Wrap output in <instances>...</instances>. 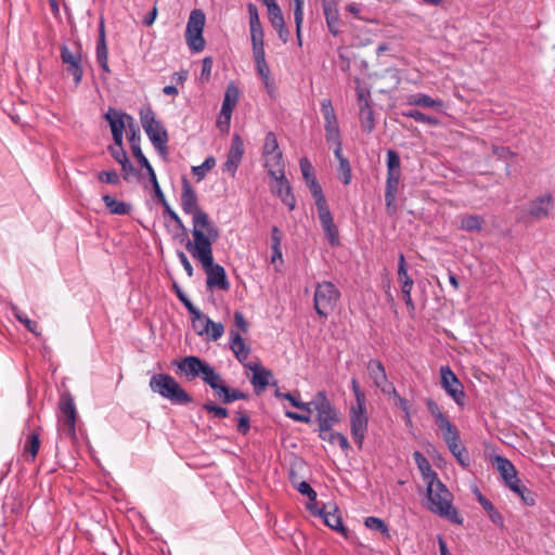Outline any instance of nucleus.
Listing matches in <instances>:
<instances>
[{
    "instance_id": "f257e3e1",
    "label": "nucleus",
    "mask_w": 555,
    "mask_h": 555,
    "mask_svg": "<svg viewBox=\"0 0 555 555\" xmlns=\"http://www.w3.org/2000/svg\"><path fill=\"white\" fill-rule=\"evenodd\" d=\"M219 236H207L198 241L186 240L185 248L191 256L199 261L204 272L206 273V285L208 288H218L221 291L230 289L225 270L219 263L214 262L212 244Z\"/></svg>"
},
{
    "instance_id": "f03ea898",
    "label": "nucleus",
    "mask_w": 555,
    "mask_h": 555,
    "mask_svg": "<svg viewBox=\"0 0 555 555\" xmlns=\"http://www.w3.org/2000/svg\"><path fill=\"white\" fill-rule=\"evenodd\" d=\"M181 207L184 214L192 216L193 241L207 236H220L219 229L209 219L208 214L198 206L197 194L186 178L182 179Z\"/></svg>"
},
{
    "instance_id": "7ed1b4c3",
    "label": "nucleus",
    "mask_w": 555,
    "mask_h": 555,
    "mask_svg": "<svg viewBox=\"0 0 555 555\" xmlns=\"http://www.w3.org/2000/svg\"><path fill=\"white\" fill-rule=\"evenodd\" d=\"M428 509L455 525L463 524V517L453 506V494L439 479H433L426 483Z\"/></svg>"
},
{
    "instance_id": "20e7f679",
    "label": "nucleus",
    "mask_w": 555,
    "mask_h": 555,
    "mask_svg": "<svg viewBox=\"0 0 555 555\" xmlns=\"http://www.w3.org/2000/svg\"><path fill=\"white\" fill-rule=\"evenodd\" d=\"M172 365L177 366V373L189 382L199 378L211 389L216 383L221 382V375L215 367L197 356H186L181 360H173Z\"/></svg>"
},
{
    "instance_id": "39448f33",
    "label": "nucleus",
    "mask_w": 555,
    "mask_h": 555,
    "mask_svg": "<svg viewBox=\"0 0 555 555\" xmlns=\"http://www.w3.org/2000/svg\"><path fill=\"white\" fill-rule=\"evenodd\" d=\"M149 386L154 393H158L172 404L186 405L193 402L192 396L169 374H154L150 378Z\"/></svg>"
},
{
    "instance_id": "423d86ee",
    "label": "nucleus",
    "mask_w": 555,
    "mask_h": 555,
    "mask_svg": "<svg viewBox=\"0 0 555 555\" xmlns=\"http://www.w3.org/2000/svg\"><path fill=\"white\" fill-rule=\"evenodd\" d=\"M140 120L154 147L160 155H166L168 152V133L162 122L156 119L151 106L140 109Z\"/></svg>"
},
{
    "instance_id": "0eeeda50",
    "label": "nucleus",
    "mask_w": 555,
    "mask_h": 555,
    "mask_svg": "<svg viewBox=\"0 0 555 555\" xmlns=\"http://www.w3.org/2000/svg\"><path fill=\"white\" fill-rule=\"evenodd\" d=\"M340 292L334 283L323 281L315 285L313 307L315 312L326 319L336 308Z\"/></svg>"
},
{
    "instance_id": "6e6552de",
    "label": "nucleus",
    "mask_w": 555,
    "mask_h": 555,
    "mask_svg": "<svg viewBox=\"0 0 555 555\" xmlns=\"http://www.w3.org/2000/svg\"><path fill=\"white\" fill-rule=\"evenodd\" d=\"M59 433L65 438L75 441L77 439L76 434V421L77 412L74 403V399L69 393H64L60 398L59 402Z\"/></svg>"
},
{
    "instance_id": "1a4fd4ad",
    "label": "nucleus",
    "mask_w": 555,
    "mask_h": 555,
    "mask_svg": "<svg viewBox=\"0 0 555 555\" xmlns=\"http://www.w3.org/2000/svg\"><path fill=\"white\" fill-rule=\"evenodd\" d=\"M311 403V410L317 411L320 431H330L339 422V414L326 397L325 391H318Z\"/></svg>"
},
{
    "instance_id": "9d476101",
    "label": "nucleus",
    "mask_w": 555,
    "mask_h": 555,
    "mask_svg": "<svg viewBox=\"0 0 555 555\" xmlns=\"http://www.w3.org/2000/svg\"><path fill=\"white\" fill-rule=\"evenodd\" d=\"M105 119L109 124L115 144H119L124 141L125 129H127L128 137L131 135V127H133L135 135H140L139 127L131 115L109 108L105 114Z\"/></svg>"
},
{
    "instance_id": "9b49d317",
    "label": "nucleus",
    "mask_w": 555,
    "mask_h": 555,
    "mask_svg": "<svg viewBox=\"0 0 555 555\" xmlns=\"http://www.w3.org/2000/svg\"><path fill=\"white\" fill-rule=\"evenodd\" d=\"M204 25V13L201 10H193L186 24L185 38L190 49L194 52H201L205 47L203 38Z\"/></svg>"
},
{
    "instance_id": "f8f14e48",
    "label": "nucleus",
    "mask_w": 555,
    "mask_h": 555,
    "mask_svg": "<svg viewBox=\"0 0 555 555\" xmlns=\"http://www.w3.org/2000/svg\"><path fill=\"white\" fill-rule=\"evenodd\" d=\"M61 51V60L65 65L66 72L73 76L74 82L78 86L81 82L83 76V57L81 47L76 44L75 49H69V47L63 44L60 48Z\"/></svg>"
},
{
    "instance_id": "ddd939ff",
    "label": "nucleus",
    "mask_w": 555,
    "mask_h": 555,
    "mask_svg": "<svg viewBox=\"0 0 555 555\" xmlns=\"http://www.w3.org/2000/svg\"><path fill=\"white\" fill-rule=\"evenodd\" d=\"M369 417L366 404L352 405L350 409V431L354 443L359 449L362 448L365 434L367 431Z\"/></svg>"
},
{
    "instance_id": "4468645a",
    "label": "nucleus",
    "mask_w": 555,
    "mask_h": 555,
    "mask_svg": "<svg viewBox=\"0 0 555 555\" xmlns=\"http://www.w3.org/2000/svg\"><path fill=\"white\" fill-rule=\"evenodd\" d=\"M440 378L441 386L446 392L454 400L459 406H464L466 398L464 386L448 365L440 367Z\"/></svg>"
},
{
    "instance_id": "2eb2a0df",
    "label": "nucleus",
    "mask_w": 555,
    "mask_h": 555,
    "mask_svg": "<svg viewBox=\"0 0 555 555\" xmlns=\"http://www.w3.org/2000/svg\"><path fill=\"white\" fill-rule=\"evenodd\" d=\"M492 464L499 472L501 478L503 479L505 486L511 491L518 490V482L521 481L518 477V472L515 465L503 455H494L492 459Z\"/></svg>"
},
{
    "instance_id": "dca6fc26",
    "label": "nucleus",
    "mask_w": 555,
    "mask_h": 555,
    "mask_svg": "<svg viewBox=\"0 0 555 555\" xmlns=\"http://www.w3.org/2000/svg\"><path fill=\"white\" fill-rule=\"evenodd\" d=\"M244 142L238 133L232 137L231 145L227 154V160L222 165L223 172L229 173L232 178L235 177L237 168L244 155Z\"/></svg>"
},
{
    "instance_id": "f3484780",
    "label": "nucleus",
    "mask_w": 555,
    "mask_h": 555,
    "mask_svg": "<svg viewBox=\"0 0 555 555\" xmlns=\"http://www.w3.org/2000/svg\"><path fill=\"white\" fill-rule=\"evenodd\" d=\"M140 142H141V137L135 135V131L133 130V127H131V135H129V143H130L131 152H132L133 156L137 158L138 163L143 168H145L146 173L150 179V182L153 186V191L155 192L156 190L160 189V185L158 183L156 173H155L152 165L150 164L149 159L145 157V155L143 154V152L141 150Z\"/></svg>"
},
{
    "instance_id": "a211bd4d",
    "label": "nucleus",
    "mask_w": 555,
    "mask_h": 555,
    "mask_svg": "<svg viewBox=\"0 0 555 555\" xmlns=\"http://www.w3.org/2000/svg\"><path fill=\"white\" fill-rule=\"evenodd\" d=\"M268 8L269 21L273 28L278 31L279 38L286 43L289 39V30L284 21L283 13L275 0H266Z\"/></svg>"
},
{
    "instance_id": "6ab92c4d",
    "label": "nucleus",
    "mask_w": 555,
    "mask_h": 555,
    "mask_svg": "<svg viewBox=\"0 0 555 555\" xmlns=\"http://www.w3.org/2000/svg\"><path fill=\"white\" fill-rule=\"evenodd\" d=\"M318 216L328 244L333 247L338 246L340 243L339 231L337 225L334 223V219L328 206L318 208Z\"/></svg>"
},
{
    "instance_id": "aec40b11",
    "label": "nucleus",
    "mask_w": 555,
    "mask_h": 555,
    "mask_svg": "<svg viewBox=\"0 0 555 555\" xmlns=\"http://www.w3.org/2000/svg\"><path fill=\"white\" fill-rule=\"evenodd\" d=\"M307 507L310 509L312 515L323 518L324 524L331 529L343 533L345 537L347 535L346 529L343 525L341 516L338 514L337 507H334L333 512H326L324 507L319 508L317 503L308 504Z\"/></svg>"
},
{
    "instance_id": "412c9836",
    "label": "nucleus",
    "mask_w": 555,
    "mask_h": 555,
    "mask_svg": "<svg viewBox=\"0 0 555 555\" xmlns=\"http://www.w3.org/2000/svg\"><path fill=\"white\" fill-rule=\"evenodd\" d=\"M401 178V169H387V179L385 186V203L388 212H390L391 207L393 206L399 189Z\"/></svg>"
},
{
    "instance_id": "4be33fe9",
    "label": "nucleus",
    "mask_w": 555,
    "mask_h": 555,
    "mask_svg": "<svg viewBox=\"0 0 555 555\" xmlns=\"http://www.w3.org/2000/svg\"><path fill=\"white\" fill-rule=\"evenodd\" d=\"M246 366L253 371L251 384L254 386L255 392L258 395L261 393L270 384V379L273 377L272 372L258 363L250 362Z\"/></svg>"
},
{
    "instance_id": "5701e85b",
    "label": "nucleus",
    "mask_w": 555,
    "mask_h": 555,
    "mask_svg": "<svg viewBox=\"0 0 555 555\" xmlns=\"http://www.w3.org/2000/svg\"><path fill=\"white\" fill-rule=\"evenodd\" d=\"M212 390L215 395L220 399V401L224 404L232 403L236 400L248 399L247 393L241 391L240 389L228 387L222 377L221 382L216 383V385L212 387Z\"/></svg>"
},
{
    "instance_id": "b1692460",
    "label": "nucleus",
    "mask_w": 555,
    "mask_h": 555,
    "mask_svg": "<svg viewBox=\"0 0 555 555\" xmlns=\"http://www.w3.org/2000/svg\"><path fill=\"white\" fill-rule=\"evenodd\" d=\"M323 13L328 31L333 36L339 34V12L336 0H322Z\"/></svg>"
},
{
    "instance_id": "393cba45",
    "label": "nucleus",
    "mask_w": 555,
    "mask_h": 555,
    "mask_svg": "<svg viewBox=\"0 0 555 555\" xmlns=\"http://www.w3.org/2000/svg\"><path fill=\"white\" fill-rule=\"evenodd\" d=\"M95 54H96V61H98L99 65L101 66V68L105 73H109L111 70L108 67V51H107V46H106L105 25H104L103 18L100 20L99 38H98V42H96Z\"/></svg>"
},
{
    "instance_id": "a878e982",
    "label": "nucleus",
    "mask_w": 555,
    "mask_h": 555,
    "mask_svg": "<svg viewBox=\"0 0 555 555\" xmlns=\"http://www.w3.org/2000/svg\"><path fill=\"white\" fill-rule=\"evenodd\" d=\"M276 182L275 193L281 198L284 205L288 207L289 210H293L296 206V198L292 192L291 184L286 179L285 175L282 178H273Z\"/></svg>"
},
{
    "instance_id": "bb28decb",
    "label": "nucleus",
    "mask_w": 555,
    "mask_h": 555,
    "mask_svg": "<svg viewBox=\"0 0 555 555\" xmlns=\"http://www.w3.org/2000/svg\"><path fill=\"white\" fill-rule=\"evenodd\" d=\"M154 195L157 199V202L164 207V214L165 215H168L172 221L176 223V227L182 231V240L181 242H183L184 240H189L186 237V228L185 225L183 224L181 218L178 216V214L170 207L169 203L167 202L166 197H165V194L164 192L162 191V189H158L154 192Z\"/></svg>"
},
{
    "instance_id": "cd10ccee",
    "label": "nucleus",
    "mask_w": 555,
    "mask_h": 555,
    "mask_svg": "<svg viewBox=\"0 0 555 555\" xmlns=\"http://www.w3.org/2000/svg\"><path fill=\"white\" fill-rule=\"evenodd\" d=\"M334 155L337 158L339 166H338V178L343 182V184L348 185L351 182L352 175H351V166L348 160L343 155V147L341 144H337V146L334 149Z\"/></svg>"
},
{
    "instance_id": "c85d7f7f",
    "label": "nucleus",
    "mask_w": 555,
    "mask_h": 555,
    "mask_svg": "<svg viewBox=\"0 0 555 555\" xmlns=\"http://www.w3.org/2000/svg\"><path fill=\"white\" fill-rule=\"evenodd\" d=\"M264 157V167L272 178H282L285 175V165L283 162V153L267 155Z\"/></svg>"
},
{
    "instance_id": "c756f323",
    "label": "nucleus",
    "mask_w": 555,
    "mask_h": 555,
    "mask_svg": "<svg viewBox=\"0 0 555 555\" xmlns=\"http://www.w3.org/2000/svg\"><path fill=\"white\" fill-rule=\"evenodd\" d=\"M230 348L241 363L248 358L250 352V348L246 346L241 334L233 330L230 332Z\"/></svg>"
},
{
    "instance_id": "7c9ffc66",
    "label": "nucleus",
    "mask_w": 555,
    "mask_h": 555,
    "mask_svg": "<svg viewBox=\"0 0 555 555\" xmlns=\"http://www.w3.org/2000/svg\"><path fill=\"white\" fill-rule=\"evenodd\" d=\"M446 444L461 466L468 467L470 465V457L468 451L462 443L461 437L459 439H454L450 442H447Z\"/></svg>"
},
{
    "instance_id": "2f4dec72",
    "label": "nucleus",
    "mask_w": 555,
    "mask_h": 555,
    "mask_svg": "<svg viewBox=\"0 0 555 555\" xmlns=\"http://www.w3.org/2000/svg\"><path fill=\"white\" fill-rule=\"evenodd\" d=\"M105 207L112 215L126 216L132 210V206L129 203L117 201L112 195L105 194L102 197Z\"/></svg>"
},
{
    "instance_id": "473e14b6",
    "label": "nucleus",
    "mask_w": 555,
    "mask_h": 555,
    "mask_svg": "<svg viewBox=\"0 0 555 555\" xmlns=\"http://www.w3.org/2000/svg\"><path fill=\"white\" fill-rule=\"evenodd\" d=\"M475 494L479 504L483 507V509L488 513L490 520L500 527H503L504 519L500 512L496 511L494 505L478 490H475Z\"/></svg>"
},
{
    "instance_id": "72a5a7b5",
    "label": "nucleus",
    "mask_w": 555,
    "mask_h": 555,
    "mask_svg": "<svg viewBox=\"0 0 555 555\" xmlns=\"http://www.w3.org/2000/svg\"><path fill=\"white\" fill-rule=\"evenodd\" d=\"M413 459H414L415 464L417 465V468L420 469L424 480L426 481V483L428 481L433 480L434 476H435V479L438 478L437 473L435 470H433L429 461L426 459V456L422 452L415 451L413 453Z\"/></svg>"
},
{
    "instance_id": "f704fd0d",
    "label": "nucleus",
    "mask_w": 555,
    "mask_h": 555,
    "mask_svg": "<svg viewBox=\"0 0 555 555\" xmlns=\"http://www.w3.org/2000/svg\"><path fill=\"white\" fill-rule=\"evenodd\" d=\"M366 369L376 387L388 378L385 366L379 360H370L366 364Z\"/></svg>"
},
{
    "instance_id": "c9c22d12",
    "label": "nucleus",
    "mask_w": 555,
    "mask_h": 555,
    "mask_svg": "<svg viewBox=\"0 0 555 555\" xmlns=\"http://www.w3.org/2000/svg\"><path fill=\"white\" fill-rule=\"evenodd\" d=\"M359 119L363 131L371 133L375 127L374 113L371 104H363L359 107Z\"/></svg>"
},
{
    "instance_id": "e433bc0d",
    "label": "nucleus",
    "mask_w": 555,
    "mask_h": 555,
    "mask_svg": "<svg viewBox=\"0 0 555 555\" xmlns=\"http://www.w3.org/2000/svg\"><path fill=\"white\" fill-rule=\"evenodd\" d=\"M485 219L479 215H464L461 217L460 229L467 232H480Z\"/></svg>"
},
{
    "instance_id": "4c0bfd02",
    "label": "nucleus",
    "mask_w": 555,
    "mask_h": 555,
    "mask_svg": "<svg viewBox=\"0 0 555 555\" xmlns=\"http://www.w3.org/2000/svg\"><path fill=\"white\" fill-rule=\"evenodd\" d=\"M551 202V196H542L534 199L530 205L529 214L535 218L546 217L548 215Z\"/></svg>"
},
{
    "instance_id": "58836bf2",
    "label": "nucleus",
    "mask_w": 555,
    "mask_h": 555,
    "mask_svg": "<svg viewBox=\"0 0 555 555\" xmlns=\"http://www.w3.org/2000/svg\"><path fill=\"white\" fill-rule=\"evenodd\" d=\"M406 104L410 106L415 105V106L429 107V108L442 106L441 101L434 100L431 96H429L425 93H416V94L410 95L408 98Z\"/></svg>"
},
{
    "instance_id": "ea45409f",
    "label": "nucleus",
    "mask_w": 555,
    "mask_h": 555,
    "mask_svg": "<svg viewBox=\"0 0 555 555\" xmlns=\"http://www.w3.org/2000/svg\"><path fill=\"white\" fill-rule=\"evenodd\" d=\"M40 448V440H39V434L36 431H30L26 435L25 441H24V452L28 453L30 459L28 461L34 462L38 451Z\"/></svg>"
},
{
    "instance_id": "a19ab883",
    "label": "nucleus",
    "mask_w": 555,
    "mask_h": 555,
    "mask_svg": "<svg viewBox=\"0 0 555 555\" xmlns=\"http://www.w3.org/2000/svg\"><path fill=\"white\" fill-rule=\"evenodd\" d=\"M436 425L442 431L443 440H444L446 443L450 442V441H452L454 439H459L461 437L459 429L456 428V426L454 424H452L449 421L448 416L442 418Z\"/></svg>"
},
{
    "instance_id": "79ce46f5",
    "label": "nucleus",
    "mask_w": 555,
    "mask_h": 555,
    "mask_svg": "<svg viewBox=\"0 0 555 555\" xmlns=\"http://www.w3.org/2000/svg\"><path fill=\"white\" fill-rule=\"evenodd\" d=\"M324 129H325V139L327 143H332L337 146V144H341L340 139V130L338 125V119L324 122Z\"/></svg>"
},
{
    "instance_id": "37998d69",
    "label": "nucleus",
    "mask_w": 555,
    "mask_h": 555,
    "mask_svg": "<svg viewBox=\"0 0 555 555\" xmlns=\"http://www.w3.org/2000/svg\"><path fill=\"white\" fill-rule=\"evenodd\" d=\"M306 184L315 201L317 209L322 208L324 206H328L326 198L323 194L322 188H321L320 183L318 182L317 178L306 181Z\"/></svg>"
},
{
    "instance_id": "c03bdc74",
    "label": "nucleus",
    "mask_w": 555,
    "mask_h": 555,
    "mask_svg": "<svg viewBox=\"0 0 555 555\" xmlns=\"http://www.w3.org/2000/svg\"><path fill=\"white\" fill-rule=\"evenodd\" d=\"M306 184L315 201L317 209L322 208L324 206H328L326 198L323 194L322 188H321L320 183L318 182L317 178L306 181Z\"/></svg>"
},
{
    "instance_id": "a18cd8bd",
    "label": "nucleus",
    "mask_w": 555,
    "mask_h": 555,
    "mask_svg": "<svg viewBox=\"0 0 555 555\" xmlns=\"http://www.w3.org/2000/svg\"><path fill=\"white\" fill-rule=\"evenodd\" d=\"M401 115L404 116V117L412 118V119H414L417 122H423V124H427V125H430V126L439 125V119L437 117L426 115V114H424L421 111L415 109V108L402 111Z\"/></svg>"
},
{
    "instance_id": "49530a36",
    "label": "nucleus",
    "mask_w": 555,
    "mask_h": 555,
    "mask_svg": "<svg viewBox=\"0 0 555 555\" xmlns=\"http://www.w3.org/2000/svg\"><path fill=\"white\" fill-rule=\"evenodd\" d=\"M253 56H254V61L256 64V69H257L258 75L262 79H267L268 77H270V68L266 61L264 50L253 51Z\"/></svg>"
},
{
    "instance_id": "de8ad7c7",
    "label": "nucleus",
    "mask_w": 555,
    "mask_h": 555,
    "mask_svg": "<svg viewBox=\"0 0 555 555\" xmlns=\"http://www.w3.org/2000/svg\"><path fill=\"white\" fill-rule=\"evenodd\" d=\"M13 314L16 320L35 336L39 337L41 335V332L39 331V324L36 321L30 320L23 311L17 308H13Z\"/></svg>"
},
{
    "instance_id": "09e8293b",
    "label": "nucleus",
    "mask_w": 555,
    "mask_h": 555,
    "mask_svg": "<svg viewBox=\"0 0 555 555\" xmlns=\"http://www.w3.org/2000/svg\"><path fill=\"white\" fill-rule=\"evenodd\" d=\"M196 313L198 315H191L192 327L194 332L199 336L208 334V325L206 324V320H209V318L199 309H196Z\"/></svg>"
},
{
    "instance_id": "8fccbe9b",
    "label": "nucleus",
    "mask_w": 555,
    "mask_h": 555,
    "mask_svg": "<svg viewBox=\"0 0 555 555\" xmlns=\"http://www.w3.org/2000/svg\"><path fill=\"white\" fill-rule=\"evenodd\" d=\"M364 525L366 528L378 531L386 538H390L389 528L383 519L370 516L365 518Z\"/></svg>"
},
{
    "instance_id": "3c124183",
    "label": "nucleus",
    "mask_w": 555,
    "mask_h": 555,
    "mask_svg": "<svg viewBox=\"0 0 555 555\" xmlns=\"http://www.w3.org/2000/svg\"><path fill=\"white\" fill-rule=\"evenodd\" d=\"M250 40L253 46V51H260L264 50V42H263V29L261 26V23L256 25H250Z\"/></svg>"
},
{
    "instance_id": "603ef678",
    "label": "nucleus",
    "mask_w": 555,
    "mask_h": 555,
    "mask_svg": "<svg viewBox=\"0 0 555 555\" xmlns=\"http://www.w3.org/2000/svg\"><path fill=\"white\" fill-rule=\"evenodd\" d=\"M276 153H282V151L279 147L278 138L274 132L269 131L264 138L262 155L267 156V155H272V154H276Z\"/></svg>"
},
{
    "instance_id": "864d4df0",
    "label": "nucleus",
    "mask_w": 555,
    "mask_h": 555,
    "mask_svg": "<svg viewBox=\"0 0 555 555\" xmlns=\"http://www.w3.org/2000/svg\"><path fill=\"white\" fill-rule=\"evenodd\" d=\"M275 397L287 400L294 408L300 409L306 412H311V403L302 402L291 392H281L279 389L275 391Z\"/></svg>"
},
{
    "instance_id": "5fc2aeb1",
    "label": "nucleus",
    "mask_w": 555,
    "mask_h": 555,
    "mask_svg": "<svg viewBox=\"0 0 555 555\" xmlns=\"http://www.w3.org/2000/svg\"><path fill=\"white\" fill-rule=\"evenodd\" d=\"M513 492L517 494L527 506L535 505L537 493L524 486L521 481L518 482V490Z\"/></svg>"
},
{
    "instance_id": "6e6d98bb",
    "label": "nucleus",
    "mask_w": 555,
    "mask_h": 555,
    "mask_svg": "<svg viewBox=\"0 0 555 555\" xmlns=\"http://www.w3.org/2000/svg\"><path fill=\"white\" fill-rule=\"evenodd\" d=\"M240 99V90L234 83L227 87L222 105L229 106L234 109Z\"/></svg>"
},
{
    "instance_id": "4d7b16f0",
    "label": "nucleus",
    "mask_w": 555,
    "mask_h": 555,
    "mask_svg": "<svg viewBox=\"0 0 555 555\" xmlns=\"http://www.w3.org/2000/svg\"><path fill=\"white\" fill-rule=\"evenodd\" d=\"M294 1H295L294 20H295V24H296V36H297L299 44H301V33H300V30H301V24H302V21H304L302 9H304V1L305 0H294Z\"/></svg>"
},
{
    "instance_id": "13d9d810",
    "label": "nucleus",
    "mask_w": 555,
    "mask_h": 555,
    "mask_svg": "<svg viewBox=\"0 0 555 555\" xmlns=\"http://www.w3.org/2000/svg\"><path fill=\"white\" fill-rule=\"evenodd\" d=\"M216 165V159L212 156L207 157L204 163L199 166H194L192 168L193 175L197 178V180H202L205 178L207 171L211 170Z\"/></svg>"
},
{
    "instance_id": "bf43d9fd",
    "label": "nucleus",
    "mask_w": 555,
    "mask_h": 555,
    "mask_svg": "<svg viewBox=\"0 0 555 555\" xmlns=\"http://www.w3.org/2000/svg\"><path fill=\"white\" fill-rule=\"evenodd\" d=\"M235 416H236V420H237V431L241 434V435H247L248 431L250 430V417L248 415V413L246 411H243V410H237L235 412Z\"/></svg>"
},
{
    "instance_id": "052dcab7",
    "label": "nucleus",
    "mask_w": 555,
    "mask_h": 555,
    "mask_svg": "<svg viewBox=\"0 0 555 555\" xmlns=\"http://www.w3.org/2000/svg\"><path fill=\"white\" fill-rule=\"evenodd\" d=\"M203 410L208 413H211L214 417L217 418H225L229 416V410L223 406H219L215 404L212 401H207L203 404Z\"/></svg>"
},
{
    "instance_id": "680f3d73",
    "label": "nucleus",
    "mask_w": 555,
    "mask_h": 555,
    "mask_svg": "<svg viewBox=\"0 0 555 555\" xmlns=\"http://www.w3.org/2000/svg\"><path fill=\"white\" fill-rule=\"evenodd\" d=\"M321 113L324 118V122L336 120L337 116L330 99H323L321 101Z\"/></svg>"
},
{
    "instance_id": "e2e57ef3",
    "label": "nucleus",
    "mask_w": 555,
    "mask_h": 555,
    "mask_svg": "<svg viewBox=\"0 0 555 555\" xmlns=\"http://www.w3.org/2000/svg\"><path fill=\"white\" fill-rule=\"evenodd\" d=\"M321 113L324 118V122L336 120L337 116L330 99H323L321 101Z\"/></svg>"
},
{
    "instance_id": "0e129e2a",
    "label": "nucleus",
    "mask_w": 555,
    "mask_h": 555,
    "mask_svg": "<svg viewBox=\"0 0 555 555\" xmlns=\"http://www.w3.org/2000/svg\"><path fill=\"white\" fill-rule=\"evenodd\" d=\"M208 325V336L212 340H218L224 333V326L220 322H214L212 320H206Z\"/></svg>"
},
{
    "instance_id": "69168bd1",
    "label": "nucleus",
    "mask_w": 555,
    "mask_h": 555,
    "mask_svg": "<svg viewBox=\"0 0 555 555\" xmlns=\"http://www.w3.org/2000/svg\"><path fill=\"white\" fill-rule=\"evenodd\" d=\"M98 179L103 183H108L112 185H117L120 183V178L115 170L100 171L98 172Z\"/></svg>"
},
{
    "instance_id": "338daca9",
    "label": "nucleus",
    "mask_w": 555,
    "mask_h": 555,
    "mask_svg": "<svg viewBox=\"0 0 555 555\" xmlns=\"http://www.w3.org/2000/svg\"><path fill=\"white\" fill-rule=\"evenodd\" d=\"M108 151H109L112 157L119 165H121L122 163H126V160L128 159V156H127V153H126V151L124 149L122 142H120L119 144H115L114 146H109Z\"/></svg>"
},
{
    "instance_id": "774afa93",
    "label": "nucleus",
    "mask_w": 555,
    "mask_h": 555,
    "mask_svg": "<svg viewBox=\"0 0 555 555\" xmlns=\"http://www.w3.org/2000/svg\"><path fill=\"white\" fill-rule=\"evenodd\" d=\"M299 166L305 182L315 178L313 166L307 157L300 158Z\"/></svg>"
}]
</instances>
